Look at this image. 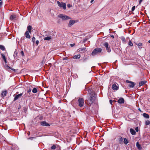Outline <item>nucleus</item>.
I'll use <instances>...</instances> for the list:
<instances>
[{
	"instance_id": "39448f33",
	"label": "nucleus",
	"mask_w": 150,
	"mask_h": 150,
	"mask_svg": "<svg viewBox=\"0 0 150 150\" xmlns=\"http://www.w3.org/2000/svg\"><path fill=\"white\" fill-rule=\"evenodd\" d=\"M57 4L58 6L59 7L62 8L64 10L66 9V4L65 3L63 2H60L59 1H57Z\"/></svg>"
},
{
	"instance_id": "a18cd8bd",
	"label": "nucleus",
	"mask_w": 150,
	"mask_h": 150,
	"mask_svg": "<svg viewBox=\"0 0 150 150\" xmlns=\"http://www.w3.org/2000/svg\"><path fill=\"white\" fill-rule=\"evenodd\" d=\"M2 3H3L2 2V1L0 2V7L2 5Z\"/></svg>"
},
{
	"instance_id": "6e6d98bb",
	"label": "nucleus",
	"mask_w": 150,
	"mask_h": 150,
	"mask_svg": "<svg viewBox=\"0 0 150 150\" xmlns=\"http://www.w3.org/2000/svg\"><path fill=\"white\" fill-rule=\"evenodd\" d=\"M112 37H114V36L113 35H112Z\"/></svg>"
},
{
	"instance_id": "e433bc0d",
	"label": "nucleus",
	"mask_w": 150,
	"mask_h": 150,
	"mask_svg": "<svg viewBox=\"0 0 150 150\" xmlns=\"http://www.w3.org/2000/svg\"><path fill=\"white\" fill-rule=\"evenodd\" d=\"M35 37H33L32 38V41L33 42H34L35 41Z\"/></svg>"
},
{
	"instance_id": "f03ea898",
	"label": "nucleus",
	"mask_w": 150,
	"mask_h": 150,
	"mask_svg": "<svg viewBox=\"0 0 150 150\" xmlns=\"http://www.w3.org/2000/svg\"><path fill=\"white\" fill-rule=\"evenodd\" d=\"M102 49L101 48H97L95 49L92 52V55L95 56L96 55L99 54L101 52Z\"/></svg>"
},
{
	"instance_id": "9b49d317",
	"label": "nucleus",
	"mask_w": 150,
	"mask_h": 150,
	"mask_svg": "<svg viewBox=\"0 0 150 150\" xmlns=\"http://www.w3.org/2000/svg\"><path fill=\"white\" fill-rule=\"evenodd\" d=\"M29 31H26L24 35L25 37L28 39H30V36L29 34Z\"/></svg>"
},
{
	"instance_id": "2f4dec72",
	"label": "nucleus",
	"mask_w": 150,
	"mask_h": 150,
	"mask_svg": "<svg viewBox=\"0 0 150 150\" xmlns=\"http://www.w3.org/2000/svg\"><path fill=\"white\" fill-rule=\"evenodd\" d=\"M86 48H83V49H79V51H80L81 52H84L85 51Z\"/></svg>"
},
{
	"instance_id": "4be33fe9",
	"label": "nucleus",
	"mask_w": 150,
	"mask_h": 150,
	"mask_svg": "<svg viewBox=\"0 0 150 150\" xmlns=\"http://www.w3.org/2000/svg\"><path fill=\"white\" fill-rule=\"evenodd\" d=\"M143 115L144 117L146 118H149V115L146 113H143Z\"/></svg>"
},
{
	"instance_id": "6ab92c4d",
	"label": "nucleus",
	"mask_w": 150,
	"mask_h": 150,
	"mask_svg": "<svg viewBox=\"0 0 150 150\" xmlns=\"http://www.w3.org/2000/svg\"><path fill=\"white\" fill-rule=\"evenodd\" d=\"M1 55L5 63H6L7 61L4 55L3 54H1Z\"/></svg>"
},
{
	"instance_id": "79ce46f5",
	"label": "nucleus",
	"mask_w": 150,
	"mask_h": 150,
	"mask_svg": "<svg viewBox=\"0 0 150 150\" xmlns=\"http://www.w3.org/2000/svg\"><path fill=\"white\" fill-rule=\"evenodd\" d=\"M122 41H125V39L124 38H122Z\"/></svg>"
},
{
	"instance_id": "b1692460",
	"label": "nucleus",
	"mask_w": 150,
	"mask_h": 150,
	"mask_svg": "<svg viewBox=\"0 0 150 150\" xmlns=\"http://www.w3.org/2000/svg\"><path fill=\"white\" fill-rule=\"evenodd\" d=\"M80 57V54L76 55L74 57V59H79Z\"/></svg>"
},
{
	"instance_id": "f704fd0d",
	"label": "nucleus",
	"mask_w": 150,
	"mask_h": 150,
	"mask_svg": "<svg viewBox=\"0 0 150 150\" xmlns=\"http://www.w3.org/2000/svg\"><path fill=\"white\" fill-rule=\"evenodd\" d=\"M135 8V6H133L132 8V11H134Z\"/></svg>"
},
{
	"instance_id": "20e7f679",
	"label": "nucleus",
	"mask_w": 150,
	"mask_h": 150,
	"mask_svg": "<svg viewBox=\"0 0 150 150\" xmlns=\"http://www.w3.org/2000/svg\"><path fill=\"white\" fill-rule=\"evenodd\" d=\"M103 45L105 47L107 52H110L111 51V49L108 43L105 42L103 44Z\"/></svg>"
},
{
	"instance_id": "4d7b16f0",
	"label": "nucleus",
	"mask_w": 150,
	"mask_h": 150,
	"mask_svg": "<svg viewBox=\"0 0 150 150\" xmlns=\"http://www.w3.org/2000/svg\"><path fill=\"white\" fill-rule=\"evenodd\" d=\"M2 0H0V1H1Z\"/></svg>"
},
{
	"instance_id": "f3484780",
	"label": "nucleus",
	"mask_w": 150,
	"mask_h": 150,
	"mask_svg": "<svg viewBox=\"0 0 150 150\" xmlns=\"http://www.w3.org/2000/svg\"><path fill=\"white\" fill-rule=\"evenodd\" d=\"M118 141L119 143L120 144L123 143V139L122 137H120L118 139Z\"/></svg>"
},
{
	"instance_id": "a19ab883",
	"label": "nucleus",
	"mask_w": 150,
	"mask_h": 150,
	"mask_svg": "<svg viewBox=\"0 0 150 150\" xmlns=\"http://www.w3.org/2000/svg\"><path fill=\"white\" fill-rule=\"evenodd\" d=\"M109 101H110V103L111 104H112V100H110Z\"/></svg>"
},
{
	"instance_id": "bb28decb",
	"label": "nucleus",
	"mask_w": 150,
	"mask_h": 150,
	"mask_svg": "<svg viewBox=\"0 0 150 150\" xmlns=\"http://www.w3.org/2000/svg\"><path fill=\"white\" fill-rule=\"evenodd\" d=\"M0 49H1L2 50H4L5 49V47L3 45H0Z\"/></svg>"
},
{
	"instance_id": "49530a36",
	"label": "nucleus",
	"mask_w": 150,
	"mask_h": 150,
	"mask_svg": "<svg viewBox=\"0 0 150 150\" xmlns=\"http://www.w3.org/2000/svg\"><path fill=\"white\" fill-rule=\"evenodd\" d=\"M142 1V0H139V4H140L141 3Z\"/></svg>"
},
{
	"instance_id": "423d86ee",
	"label": "nucleus",
	"mask_w": 150,
	"mask_h": 150,
	"mask_svg": "<svg viewBox=\"0 0 150 150\" xmlns=\"http://www.w3.org/2000/svg\"><path fill=\"white\" fill-rule=\"evenodd\" d=\"M79 105L80 107H82L84 105V100L82 98H79L78 100Z\"/></svg>"
},
{
	"instance_id": "1a4fd4ad",
	"label": "nucleus",
	"mask_w": 150,
	"mask_h": 150,
	"mask_svg": "<svg viewBox=\"0 0 150 150\" xmlns=\"http://www.w3.org/2000/svg\"><path fill=\"white\" fill-rule=\"evenodd\" d=\"M40 125L42 126H50V124L49 123H47L45 121H42L40 122Z\"/></svg>"
},
{
	"instance_id": "f8f14e48",
	"label": "nucleus",
	"mask_w": 150,
	"mask_h": 150,
	"mask_svg": "<svg viewBox=\"0 0 150 150\" xmlns=\"http://www.w3.org/2000/svg\"><path fill=\"white\" fill-rule=\"evenodd\" d=\"M124 100L122 98H120L118 100L117 102L120 104L123 103H124Z\"/></svg>"
},
{
	"instance_id": "4468645a",
	"label": "nucleus",
	"mask_w": 150,
	"mask_h": 150,
	"mask_svg": "<svg viewBox=\"0 0 150 150\" xmlns=\"http://www.w3.org/2000/svg\"><path fill=\"white\" fill-rule=\"evenodd\" d=\"M112 88L114 90H117L118 89V87L116 84H114L112 86Z\"/></svg>"
},
{
	"instance_id": "8fccbe9b",
	"label": "nucleus",
	"mask_w": 150,
	"mask_h": 150,
	"mask_svg": "<svg viewBox=\"0 0 150 150\" xmlns=\"http://www.w3.org/2000/svg\"><path fill=\"white\" fill-rule=\"evenodd\" d=\"M63 59L64 60H66L67 59V57Z\"/></svg>"
},
{
	"instance_id": "7c9ffc66",
	"label": "nucleus",
	"mask_w": 150,
	"mask_h": 150,
	"mask_svg": "<svg viewBox=\"0 0 150 150\" xmlns=\"http://www.w3.org/2000/svg\"><path fill=\"white\" fill-rule=\"evenodd\" d=\"M128 44L129 45L132 46L133 45V43L131 40H129Z\"/></svg>"
},
{
	"instance_id": "aec40b11",
	"label": "nucleus",
	"mask_w": 150,
	"mask_h": 150,
	"mask_svg": "<svg viewBox=\"0 0 150 150\" xmlns=\"http://www.w3.org/2000/svg\"><path fill=\"white\" fill-rule=\"evenodd\" d=\"M32 29V26L30 25H28L27 27L28 31H29L30 33H31V30Z\"/></svg>"
},
{
	"instance_id": "c756f323",
	"label": "nucleus",
	"mask_w": 150,
	"mask_h": 150,
	"mask_svg": "<svg viewBox=\"0 0 150 150\" xmlns=\"http://www.w3.org/2000/svg\"><path fill=\"white\" fill-rule=\"evenodd\" d=\"M6 69L8 71H9V69H11V67L8 65H6Z\"/></svg>"
},
{
	"instance_id": "3c124183",
	"label": "nucleus",
	"mask_w": 150,
	"mask_h": 150,
	"mask_svg": "<svg viewBox=\"0 0 150 150\" xmlns=\"http://www.w3.org/2000/svg\"><path fill=\"white\" fill-rule=\"evenodd\" d=\"M33 138V137H31V138H28V139H32Z\"/></svg>"
},
{
	"instance_id": "0eeeda50",
	"label": "nucleus",
	"mask_w": 150,
	"mask_h": 150,
	"mask_svg": "<svg viewBox=\"0 0 150 150\" xmlns=\"http://www.w3.org/2000/svg\"><path fill=\"white\" fill-rule=\"evenodd\" d=\"M126 83H130L129 85H128L129 86L130 88H133L134 86V82L129 81L128 80H126Z\"/></svg>"
},
{
	"instance_id": "864d4df0",
	"label": "nucleus",
	"mask_w": 150,
	"mask_h": 150,
	"mask_svg": "<svg viewBox=\"0 0 150 150\" xmlns=\"http://www.w3.org/2000/svg\"><path fill=\"white\" fill-rule=\"evenodd\" d=\"M148 42L149 43H150V40H149L148 41Z\"/></svg>"
},
{
	"instance_id": "2eb2a0df",
	"label": "nucleus",
	"mask_w": 150,
	"mask_h": 150,
	"mask_svg": "<svg viewBox=\"0 0 150 150\" xmlns=\"http://www.w3.org/2000/svg\"><path fill=\"white\" fill-rule=\"evenodd\" d=\"M136 146L138 149L141 150L142 149V147L141 146V145L138 142L136 143Z\"/></svg>"
},
{
	"instance_id": "09e8293b",
	"label": "nucleus",
	"mask_w": 150,
	"mask_h": 150,
	"mask_svg": "<svg viewBox=\"0 0 150 150\" xmlns=\"http://www.w3.org/2000/svg\"><path fill=\"white\" fill-rule=\"evenodd\" d=\"M31 91V90L30 89H29L28 90V93H29V92H30Z\"/></svg>"
},
{
	"instance_id": "c03bdc74",
	"label": "nucleus",
	"mask_w": 150,
	"mask_h": 150,
	"mask_svg": "<svg viewBox=\"0 0 150 150\" xmlns=\"http://www.w3.org/2000/svg\"><path fill=\"white\" fill-rule=\"evenodd\" d=\"M24 38H25L24 37H22L21 39V41H22V40L23 39V40H24Z\"/></svg>"
},
{
	"instance_id": "5701e85b",
	"label": "nucleus",
	"mask_w": 150,
	"mask_h": 150,
	"mask_svg": "<svg viewBox=\"0 0 150 150\" xmlns=\"http://www.w3.org/2000/svg\"><path fill=\"white\" fill-rule=\"evenodd\" d=\"M51 39V37L50 36H47L45 37L44 39L45 40H49Z\"/></svg>"
},
{
	"instance_id": "ddd939ff",
	"label": "nucleus",
	"mask_w": 150,
	"mask_h": 150,
	"mask_svg": "<svg viewBox=\"0 0 150 150\" xmlns=\"http://www.w3.org/2000/svg\"><path fill=\"white\" fill-rule=\"evenodd\" d=\"M7 91L6 90H5L2 91L1 94V96L2 97H4L6 95Z\"/></svg>"
},
{
	"instance_id": "de8ad7c7",
	"label": "nucleus",
	"mask_w": 150,
	"mask_h": 150,
	"mask_svg": "<svg viewBox=\"0 0 150 150\" xmlns=\"http://www.w3.org/2000/svg\"><path fill=\"white\" fill-rule=\"evenodd\" d=\"M70 45H71V47H72L74 46L75 45V44H71Z\"/></svg>"
},
{
	"instance_id": "13d9d810",
	"label": "nucleus",
	"mask_w": 150,
	"mask_h": 150,
	"mask_svg": "<svg viewBox=\"0 0 150 150\" xmlns=\"http://www.w3.org/2000/svg\"><path fill=\"white\" fill-rule=\"evenodd\" d=\"M116 150H117V149H116Z\"/></svg>"
},
{
	"instance_id": "473e14b6",
	"label": "nucleus",
	"mask_w": 150,
	"mask_h": 150,
	"mask_svg": "<svg viewBox=\"0 0 150 150\" xmlns=\"http://www.w3.org/2000/svg\"><path fill=\"white\" fill-rule=\"evenodd\" d=\"M56 148V146L55 145H53L51 147V149H55Z\"/></svg>"
},
{
	"instance_id": "dca6fc26",
	"label": "nucleus",
	"mask_w": 150,
	"mask_h": 150,
	"mask_svg": "<svg viewBox=\"0 0 150 150\" xmlns=\"http://www.w3.org/2000/svg\"><path fill=\"white\" fill-rule=\"evenodd\" d=\"M146 82V81H140L139 84V86H141L143 85H144V84H145Z\"/></svg>"
},
{
	"instance_id": "c85d7f7f",
	"label": "nucleus",
	"mask_w": 150,
	"mask_h": 150,
	"mask_svg": "<svg viewBox=\"0 0 150 150\" xmlns=\"http://www.w3.org/2000/svg\"><path fill=\"white\" fill-rule=\"evenodd\" d=\"M17 52L15 51L14 52V55H13V56L14 57V58L17 59V58L16 57H17Z\"/></svg>"
},
{
	"instance_id": "4c0bfd02",
	"label": "nucleus",
	"mask_w": 150,
	"mask_h": 150,
	"mask_svg": "<svg viewBox=\"0 0 150 150\" xmlns=\"http://www.w3.org/2000/svg\"><path fill=\"white\" fill-rule=\"evenodd\" d=\"M21 54L23 56H24V54L23 52L22 51H21Z\"/></svg>"
},
{
	"instance_id": "393cba45",
	"label": "nucleus",
	"mask_w": 150,
	"mask_h": 150,
	"mask_svg": "<svg viewBox=\"0 0 150 150\" xmlns=\"http://www.w3.org/2000/svg\"><path fill=\"white\" fill-rule=\"evenodd\" d=\"M124 143L125 144H126L128 143V140L126 138H124Z\"/></svg>"
},
{
	"instance_id": "603ef678",
	"label": "nucleus",
	"mask_w": 150,
	"mask_h": 150,
	"mask_svg": "<svg viewBox=\"0 0 150 150\" xmlns=\"http://www.w3.org/2000/svg\"><path fill=\"white\" fill-rule=\"evenodd\" d=\"M94 0H92L91 1V3L92 2H93V1Z\"/></svg>"
},
{
	"instance_id": "a211bd4d",
	"label": "nucleus",
	"mask_w": 150,
	"mask_h": 150,
	"mask_svg": "<svg viewBox=\"0 0 150 150\" xmlns=\"http://www.w3.org/2000/svg\"><path fill=\"white\" fill-rule=\"evenodd\" d=\"M16 18V15H12L10 17V19L11 21L13 20L14 19Z\"/></svg>"
},
{
	"instance_id": "412c9836",
	"label": "nucleus",
	"mask_w": 150,
	"mask_h": 150,
	"mask_svg": "<svg viewBox=\"0 0 150 150\" xmlns=\"http://www.w3.org/2000/svg\"><path fill=\"white\" fill-rule=\"evenodd\" d=\"M130 131L131 133V134L132 135H134L136 134L135 131L133 129H130Z\"/></svg>"
},
{
	"instance_id": "5fc2aeb1",
	"label": "nucleus",
	"mask_w": 150,
	"mask_h": 150,
	"mask_svg": "<svg viewBox=\"0 0 150 150\" xmlns=\"http://www.w3.org/2000/svg\"><path fill=\"white\" fill-rule=\"evenodd\" d=\"M138 110H139V111H141V110H140V108H139V109H138Z\"/></svg>"
},
{
	"instance_id": "58836bf2",
	"label": "nucleus",
	"mask_w": 150,
	"mask_h": 150,
	"mask_svg": "<svg viewBox=\"0 0 150 150\" xmlns=\"http://www.w3.org/2000/svg\"><path fill=\"white\" fill-rule=\"evenodd\" d=\"M135 130L137 132H138L139 131V129L138 127L136 128L135 129Z\"/></svg>"
},
{
	"instance_id": "37998d69",
	"label": "nucleus",
	"mask_w": 150,
	"mask_h": 150,
	"mask_svg": "<svg viewBox=\"0 0 150 150\" xmlns=\"http://www.w3.org/2000/svg\"><path fill=\"white\" fill-rule=\"evenodd\" d=\"M11 69L13 71H16V69H12V68H11Z\"/></svg>"
},
{
	"instance_id": "c9c22d12",
	"label": "nucleus",
	"mask_w": 150,
	"mask_h": 150,
	"mask_svg": "<svg viewBox=\"0 0 150 150\" xmlns=\"http://www.w3.org/2000/svg\"><path fill=\"white\" fill-rule=\"evenodd\" d=\"M67 6L68 7V8H70V7H71L72 6V5H70V4H68L67 5Z\"/></svg>"
},
{
	"instance_id": "72a5a7b5",
	"label": "nucleus",
	"mask_w": 150,
	"mask_h": 150,
	"mask_svg": "<svg viewBox=\"0 0 150 150\" xmlns=\"http://www.w3.org/2000/svg\"><path fill=\"white\" fill-rule=\"evenodd\" d=\"M138 46L139 47L141 46L142 45V43L141 42H139L138 43ZM139 48H141L142 47H139Z\"/></svg>"
},
{
	"instance_id": "f257e3e1",
	"label": "nucleus",
	"mask_w": 150,
	"mask_h": 150,
	"mask_svg": "<svg viewBox=\"0 0 150 150\" xmlns=\"http://www.w3.org/2000/svg\"><path fill=\"white\" fill-rule=\"evenodd\" d=\"M88 91L90 96L88 99L85 100V102L87 103L88 105L90 106L94 102L96 99L95 93L90 88L88 89Z\"/></svg>"
},
{
	"instance_id": "6e6552de",
	"label": "nucleus",
	"mask_w": 150,
	"mask_h": 150,
	"mask_svg": "<svg viewBox=\"0 0 150 150\" xmlns=\"http://www.w3.org/2000/svg\"><path fill=\"white\" fill-rule=\"evenodd\" d=\"M75 21L72 20H70L69 21V22L68 24V26L69 27H71L73 25H74L75 23Z\"/></svg>"
},
{
	"instance_id": "9d476101",
	"label": "nucleus",
	"mask_w": 150,
	"mask_h": 150,
	"mask_svg": "<svg viewBox=\"0 0 150 150\" xmlns=\"http://www.w3.org/2000/svg\"><path fill=\"white\" fill-rule=\"evenodd\" d=\"M23 94V93H21L16 95L14 98V100L15 101L17 100L18 99L21 98Z\"/></svg>"
},
{
	"instance_id": "ea45409f",
	"label": "nucleus",
	"mask_w": 150,
	"mask_h": 150,
	"mask_svg": "<svg viewBox=\"0 0 150 150\" xmlns=\"http://www.w3.org/2000/svg\"><path fill=\"white\" fill-rule=\"evenodd\" d=\"M39 41L38 40H37V41H36V44L37 45H38L39 44Z\"/></svg>"
},
{
	"instance_id": "7ed1b4c3",
	"label": "nucleus",
	"mask_w": 150,
	"mask_h": 150,
	"mask_svg": "<svg viewBox=\"0 0 150 150\" xmlns=\"http://www.w3.org/2000/svg\"><path fill=\"white\" fill-rule=\"evenodd\" d=\"M58 16L60 18H61L63 20H66L71 18L69 16L62 14H60Z\"/></svg>"
},
{
	"instance_id": "cd10ccee",
	"label": "nucleus",
	"mask_w": 150,
	"mask_h": 150,
	"mask_svg": "<svg viewBox=\"0 0 150 150\" xmlns=\"http://www.w3.org/2000/svg\"><path fill=\"white\" fill-rule=\"evenodd\" d=\"M145 125H150V121L147 120L145 122Z\"/></svg>"
},
{
	"instance_id": "a878e982",
	"label": "nucleus",
	"mask_w": 150,
	"mask_h": 150,
	"mask_svg": "<svg viewBox=\"0 0 150 150\" xmlns=\"http://www.w3.org/2000/svg\"><path fill=\"white\" fill-rule=\"evenodd\" d=\"M37 89L36 88H34L32 90V92L33 93H36L37 92Z\"/></svg>"
}]
</instances>
